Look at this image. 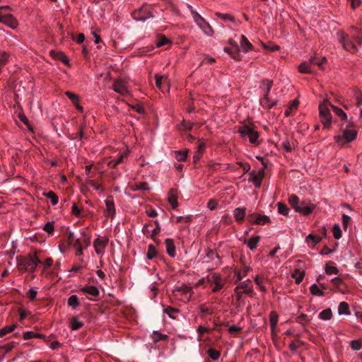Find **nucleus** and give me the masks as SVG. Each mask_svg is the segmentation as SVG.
Segmentation results:
<instances>
[{
    "label": "nucleus",
    "mask_w": 362,
    "mask_h": 362,
    "mask_svg": "<svg viewBox=\"0 0 362 362\" xmlns=\"http://www.w3.org/2000/svg\"><path fill=\"white\" fill-rule=\"evenodd\" d=\"M113 90L122 95H129L130 94V90L127 82L122 79L115 81L113 84Z\"/></svg>",
    "instance_id": "nucleus-7"
},
{
    "label": "nucleus",
    "mask_w": 362,
    "mask_h": 362,
    "mask_svg": "<svg viewBox=\"0 0 362 362\" xmlns=\"http://www.w3.org/2000/svg\"><path fill=\"white\" fill-rule=\"evenodd\" d=\"M218 205V202L215 199H210L207 203V207L211 210H214Z\"/></svg>",
    "instance_id": "nucleus-55"
},
{
    "label": "nucleus",
    "mask_w": 362,
    "mask_h": 362,
    "mask_svg": "<svg viewBox=\"0 0 362 362\" xmlns=\"http://www.w3.org/2000/svg\"><path fill=\"white\" fill-rule=\"evenodd\" d=\"M108 239L105 237H98L93 242L95 252L98 255L103 256L107 246Z\"/></svg>",
    "instance_id": "nucleus-8"
},
{
    "label": "nucleus",
    "mask_w": 362,
    "mask_h": 362,
    "mask_svg": "<svg viewBox=\"0 0 362 362\" xmlns=\"http://www.w3.org/2000/svg\"><path fill=\"white\" fill-rule=\"evenodd\" d=\"M151 337L155 342L160 341L167 339L168 336L158 333L157 331H153Z\"/></svg>",
    "instance_id": "nucleus-38"
},
{
    "label": "nucleus",
    "mask_w": 362,
    "mask_h": 362,
    "mask_svg": "<svg viewBox=\"0 0 362 362\" xmlns=\"http://www.w3.org/2000/svg\"><path fill=\"white\" fill-rule=\"evenodd\" d=\"M254 280H255V284L258 286L259 289L262 292H265L266 288L263 285V283L261 281L260 277L259 276H256Z\"/></svg>",
    "instance_id": "nucleus-51"
},
{
    "label": "nucleus",
    "mask_w": 362,
    "mask_h": 362,
    "mask_svg": "<svg viewBox=\"0 0 362 362\" xmlns=\"http://www.w3.org/2000/svg\"><path fill=\"white\" fill-rule=\"evenodd\" d=\"M332 232L335 239L339 240L341 238L342 233L339 224L336 223L334 225Z\"/></svg>",
    "instance_id": "nucleus-42"
},
{
    "label": "nucleus",
    "mask_w": 362,
    "mask_h": 362,
    "mask_svg": "<svg viewBox=\"0 0 362 362\" xmlns=\"http://www.w3.org/2000/svg\"><path fill=\"white\" fill-rule=\"evenodd\" d=\"M341 135L334 136L336 144L340 147L344 146L346 143L354 141L358 135V132L351 121H348L344 128L341 126Z\"/></svg>",
    "instance_id": "nucleus-1"
},
{
    "label": "nucleus",
    "mask_w": 362,
    "mask_h": 362,
    "mask_svg": "<svg viewBox=\"0 0 362 362\" xmlns=\"http://www.w3.org/2000/svg\"><path fill=\"white\" fill-rule=\"evenodd\" d=\"M332 317V313L330 308L325 309L319 314V318L323 320H330Z\"/></svg>",
    "instance_id": "nucleus-33"
},
{
    "label": "nucleus",
    "mask_w": 362,
    "mask_h": 362,
    "mask_svg": "<svg viewBox=\"0 0 362 362\" xmlns=\"http://www.w3.org/2000/svg\"><path fill=\"white\" fill-rule=\"evenodd\" d=\"M272 85V81L269 79H266V80L263 81L261 83L260 88H261L262 93H264L265 100L268 99V95L271 90Z\"/></svg>",
    "instance_id": "nucleus-14"
},
{
    "label": "nucleus",
    "mask_w": 362,
    "mask_h": 362,
    "mask_svg": "<svg viewBox=\"0 0 362 362\" xmlns=\"http://www.w3.org/2000/svg\"><path fill=\"white\" fill-rule=\"evenodd\" d=\"M206 282L212 288L213 292L220 291L223 286V280L221 276L216 273H212L207 276Z\"/></svg>",
    "instance_id": "nucleus-5"
},
{
    "label": "nucleus",
    "mask_w": 362,
    "mask_h": 362,
    "mask_svg": "<svg viewBox=\"0 0 362 362\" xmlns=\"http://www.w3.org/2000/svg\"><path fill=\"white\" fill-rule=\"evenodd\" d=\"M164 313L167 314L170 318L175 319V317L174 316V314L177 313V310L171 308V307H167L163 310Z\"/></svg>",
    "instance_id": "nucleus-50"
},
{
    "label": "nucleus",
    "mask_w": 362,
    "mask_h": 362,
    "mask_svg": "<svg viewBox=\"0 0 362 362\" xmlns=\"http://www.w3.org/2000/svg\"><path fill=\"white\" fill-rule=\"evenodd\" d=\"M76 246L77 247V252H78V255L80 256L83 254V246L82 245V243H81L80 240H77L76 242Z\"/></svg>",
    "instance_id": "nucleus-57"
},
{
    "label": "nucleus",
    "mask_w": 362,
    "mask_h": 362,
    "mask_svg": "<svg viewBox=\"0 0 362 362\" xmlns=\"http://www.w3.org/2000/svg\"><path fill=\"white\" fill-rule=\"evenodd\" d=\"M331 104L328 100H325L319 105V114L321 117V122L322 123L324 129H329L331 127V123L332 121V116L330 112Z\"/></svg>",
    "instance_id": "nucleus-2"
},
{
    "label": "nucleus",
    "mask_w": 362,
    "mask_h": 362,
    "mask_svg": "<svg viewBox=\"0 0 362 362\" xmlns=\"http://www.w3.org/2000/svg\"><path fill=\"white\" fill-rule=\"evenodd\" d=\"M168 202L174 209L177 208V198L173 194L168 197Z\"/></svg>",
    "instance_id": "nucleus-53"
},
{
    "label": "nucleus",
    "mask_w": 362,
    "mask_h": 362,
    "mask_svg": "<svg viewBox=\"0 0 362 362\" xmlns=\"http://www.w3.org/2000/svg\"><path fill=\"white\" fill-rule=\"evenodd\" d=\"M81 291L83 292L85 294L95 297L99 295V290L95 286H83L81 288Z\"/></svg>",
    "instance_id": "nucleus-17"
},
{
    "label": "nucleus",
    "mask_w": 362,
    "mask_h": 362,
    "mask_svg": "<svg viewBox=\"0 0 362 362\" xmlns=\"http://www.w3.org/2000/svg\"><path fill=\"white\" fill-rule=\"evenodd\" d=\"M192 124L190 122H186L185 121L180 125V129L181 130H189L192 128Z\"/></svg>",
    "instance_id": "nucleus-56"
},
{
    "label": "nucleus",
    "mask_w": 362,
    "mask_h": 362,
    "mask_svg": "<svg viewBox=\"0 0 362 362\" xmlns=\"http://www.w3.org/2000/svg\"><path fill=\"white\" fill-rule=\"evenodd\" d=\"M351 347L354 351L360 350L362 347V343L358 340H353L351 342Z\"/></svg>",
    "instance_id": "nucleus-52"
},
{
    "label": "nucleus",
    "mask_w": 362,
    "mask_h": 362,
    "mask_svg": "<svg viewBox=\"0 0 362 362\" xmlns=\"http://www.w3.org/2000/svg\"><path fill=\"white\" fill-rule=\"evenodd\" d=\"M43 195L51 200L52 204L53 206L57 204L58 198L53 192L49 191L47 192H44Z\"/></svg>",
    "instance_id": "nucleus-35"
},
{
    "label": "nucleus",
    "mask_w": 362,
    "mask_h": 362,
    "mask_svg": "<svg viewBox=\"0 0 362 362\" xmlns=\"http://www.w3.org/2000/svg\"><path fill=\"white\" fill-rule=\"evenodd\" d=\"M168 42V38H166L165 37H163L157 42L156 46L158 47H160L164 45H166Z\"/></svg>",
    "instance_id": "nucleus-62"
},
{
    "label": "nucleus",
    "mask_w": 362,
    "mask_h": 362,
    "mask_svg": "<svg viewBox=\"0 0 362 362\" xmlns=\"http://www.w3.org/2000/svg\"><path fill=\"white\" fill-rule=\"evenodd\" d=\"M0 23H2L8 27L15 29L18 26L16 20L10 14H5L0 11Z\"/></svg>",
    "instance_id": "nucleus-11"
},
{
    "label": "nucleus",
    "mask_w": 362,
    "mask_h": 362,
    "mask_svg": "<svg viewBox=\"0 0 362 362\" xmlns=\"http://www.w3.org/2000/svg\"><path fill=\"white\" fill-rule=\"evenodd\" d=\"M83 325V323L81 322L78 317H74L71 321V328L72 330H77Z\"/></svg>",
    "instance_id": "nucleus-39"
},
{
    "label": "nucleus",
    "mask_w": 362,
    "mask_h": 362,
    "mask_svg": "<svg viewBox=\"0 0 362 362\" xmlns=\"http://www.w3.org/2000/svg\"><path fill=\"white\" fill-rule=\"evenodd\" d=\"M32 338L45 339V336L44 334H42L35 333L33 331H28V332L24 333V334H23V339H24L27 340V339H32Z\"/></svg>",
    "instance_id": "nucleus-31"
},
{
    "label": "nucleus",
    "mask_w": 362,
    "mask_h": 362,
    "mask_svg": "<svg viewBox=\"0 0 362 362\" xmlns=\"http://www.w3.org/2000/svg\"><path fill=\"white\" fill-rule=\"evenodd\" d=\"M338 314L339 315H349V305L345 302H341L339 303L338 307Z\"/></svg>",
    "instance_id": "nucleus-23"
},
{
    "label": "nucleus",
    "mask_w": 362,
    "mask_h": 362,
    "mask_svg": "<svg viewBox=\"0 0 362 362\" xmlns=\"http://www.w3.org/2000/svg\"><path fill=\"white\" fill-rule=\"evenodd\" d=\"M187 7L190 10L195 23L206 35H211L213 33V30L210 25L195 10L193 9L192 6L188 4Z\"/></svg>",
    "instance_id": "nucleus-3"
},
{
    "label": "nucleus",
    "mask_w": 362,
    "mask_h": 362,
    "mask_svg": "<svg viewBox=\"0 0 362 362\" xmlns=\"http://www.w3.org/2000/svg\"><path fill=\"white\" fill-rule=\"evenodd\" d=\"M298 70L300 73L303 74H311L313 72L308 62H302L298 66Z\"/></svg>",
    "instance_id": "nucleus-24"
},
{
    "label": "nucleus",
    "mask_w": 362,
    "mask_h": 362,
    "mask_svg": "<svg viewBox=\"0 0 362 362\" xmlns=\"http://www.w3.org/2000/svg\"><path fill=\"white\" fill-rule=\"evenodd\" d=\"M208 354L213 360H218L220 357V352L212 349L208 350Z\"/></svg>",
    "instance_id": "nucleus-47"
},
{
    "label": "nucleus",
    "mask_w": 362,
    "mask_h": 362,
    "mask_svg": "<svg viewBox=\"0 0 362 362\" xmlns=\"http://www.w3.org/2000/svg\"><path fill=\"white\" fill-rule=\"evenodd\" d=\"M325 272L328 275H332V274H337L339 272V270L334 266L326 265Z\"/></svg>",
    "instance_id": "nucleus-46"
},
{
    "label": "nucleus",
    "mask_w": 362,
    "mask_h": 362,
    "mask_svg": "<svg viewBox=\"0 0 362 362\" xmlns=\"http://www.w3.org/2000/svg\"><path fill=\"white\" fill-rule=\"evenodd\" d=\"M165 243L167 253L170 257H174L176 255L174 241L170 238H167L165 241Z\"/></svg>",
    "instance_id": "nucleus-16"
},
{
    "label": "nucleus",
    "mask_w": 362,
    "mask_h": 362,
    "mask_svg": "<svg viewBox=\"0 0 362 362\" xmlns=\"http://www.w3.org/2000/svg\"><path fill=\"white\" fill-rule=\"evenodd\" d=\"M264 168L259 170L257 175H255L251 177V181L255 184L256 187H259L262 177L264 175Z\"/></svg>",
    "instance_id": "nucleus-25"
},
{
    "label": "nucleus",
    "mask_w": 362,
    "mask_h": 362,
    "mask_svg": "<svg viewBox=\"0 0 362 362\" xmlns=\"http://www.w3.org/2000/svg\"><path fill=\"white\" fill-rule=\"evenodd\" d=\"M50 54L54 57H55L57 59L60 60L64 64H66V65L69 64V59L63 53H61V52L60 53H56L54 51L52 50V51H50Z\"/></svg>",
    "instance_id": "nucleus-32"
},
{
    "label": "nucleus",
    "mask_w": 362,
    "mask_h": 362,
    "mask_svg": "<svg viewBox=\"0 0 362 362\" xmlns=\"http://www.w3.org/2000/svg\"><path fill=\"white\" fill-rule=\"evenodd\" d=\"M278 212L284 216H288L289 213V209L281 202L277 204Z\"/></svg>",
    "instance_id": "nucleus-37"
},
{
    "label": "nucleus",
    "mask_w": 362,
    "mask_h": 362,
    "mask_svg": "<svg viewBox=\"0 0 362 362\" xmlns=\"http://www.w3.org/2000/svg\"><path fill=\"white\" fill-rule=\"evenodd\" d=\"M331 108L336 115H337L342 121L346 122L348 119L346 113L341 108L335 105H331Z\"/></svg>",
    "instance_id": "nucleus-21"
},
{
    "label": "nucleus",
    "mask_w": 362,
    "mask_h": 362,
    "mask_svg": "<svg viewBox=\"0 0 362 362\" xmlns=\"http://www.w3.org/2000/svg\"><path fill=\"white\" fill-rule=\"evenodd\" d=\"M351 3V6L353 8H356L361 4V0H348Z\"/></svg>",
    "instance_id": "nucleus-63"
},
{
    "label": "nucleus",
    "mask_w": 362,
    "mask_h": 362,
    "mask_svg": "<svg viewBox=\"0 0 362 362\" xmlns=\"http://www.w3.org/2000/svg\"><path fill=\"white\" fill-rule=\"evenodd\" d=\"M288 202L295 210L296 208L299 205L300 201L296 195L292 194L289 197Z\"/></svg>",
    "instance_id": "nucleus-41"
},
{
    "label": "nucleus",
    "mask_w": 362,
    "mask_h": 362,
    "mask_svg": "<svg viewBox=\"0 0 362 362\" xmlns=\"http://www.w3.org/2000/svg\"><path fill=\"white\" fill-rule=\"evenodd\" d=\"M9 59V55L5 52H3L0 54V72L1 71V69L4 64H6Z\"/></svg>",
    "instance_id": "nucleus-43"
},
{
    "label": "nucleus",
    "mask_w": 362,
    "mask_h": 362,
    "mask_svg": "<svg viewBox=\"0 0 362 362\" xmlns=\"http://www.w3.org/2000/svg\"><path fill=\"white\" fill-rule=\"evenodd\" d=\"M16 325L13 324L10 326H6L0 329V337L5 336L6 334L11 332L16 328Z\"/></svg>",
    "instance_id": "nucleus-40"
},
{
    "label": "nucleus",
    "mask_w": 362,
    "mask_h": 362,
    "mask_svg": "<svg viewBox=\"0 0 362 362\" xmlns=\"http://www.w3.org/2000/svg\"><path fill=\"white\" fill-rule=\"evenodd\" d=\"M130 189L133 191L136 190H148L149 189L148 185L146 182H143L136 186H129Z\"/></svg>",
    "instance_id": "nucleus-45"
},
{
    "label": "nucleus",
    "mask_w": 362,
    "mask_h": 362,
    "mask_svg": "<svg viewBox=\"0 0 362 362\" xmlns=\"http://www.w3.org/2000/svg\"><path fill=\"white\" fill-rule=\"evenodd\" d=\"M269 217L266 215L255 214L252 216V221L256 224L264 225L269 223Z\"/></svg>",
    "instance_id": "nucleus-15"
},
{
    "label": "nucleus",
    "mask_w": 362,
    "mask_h": 362,
    "mask_svg": "<svg viewBox=\"0 0 362 362\" xmlns=\"http://www.w3.org/2000/svg\"><path fill=\"white\" fill-rule=\"evenodd\" d=\"M156 86L162 92H169L170 86L168 77L166 76H161L156 74L155 76Z\"/></svg>",
    "instance_id": "nucleus-9"
},
{
    "label": "nucleus",
    "mask_w": 362,
    "mask_h": 362,
    "mask_svg": "<svg viewBox=\"0 0 362 362\" xmlns=\"http://www.w3.org/2000/svg\"><path fill=\"white\" fill-rule=\"evenodd\" d=\"M278 318H279L278 315L276 313H274V312L271 313L270 316H269V322H270L271 330L272 332L275 330L276 326L278 322Z\"/></svg>",
    "instance_id": "nucleus-30"
},
{
    "label": "nucleus",
    "mask_w": 362,
    "mask_h": 362,
    "mask_svg": "<svg viewBox=\"0 0 362 362\" xmlns=\"http://www.w3.org/2000/svg\"><path fill=\"white\" fill-rule=\"evenodd\" d=\"M65 94L70 99V100L72 102L74 105L79 102V96L77 94H75L70 91H66Z\"/></svg>",
    "instance_id": "nucleus-44"
},
{
    "label": "nucleus",
    "mask_w": 362,
    "mask_h": 362,
    "mask_svg": "<svg viewBox=\"0 0 362 362\" xmlns=\"http://www.w3.org/2000/svg\"><path fill=\"white\" fill-rule=\"evenodd\" d=\"M219 257L215 253L214 251L210 250L208 252L206 256V262H209V260L214 262L216 264L219 263Z\"/></svg>",
    "instance_id": "nucleus-29"
},
{
    "label": "nucleus",
    "mask_w": 362,
    "mask_h": 362,
    "mask_svg": "<svg viewBox=\"0 0 362 362\" xmlns=\"http://www.w3.org/2000/svg\"><path fill=\"white\" fill-rule=\"evenodd\" d=\"M78 240H80L83 248H86L90 245V236L86 234L84 231L81 232V237Z\"/></svg>",
    "instance_id": "nucleus-27"
},
{
    "label": "nucleus",
    "mask_w": 362,
    "mask_h": 362,
    "mask_svg": "<svg viewBox=\"0 0 362 362\" xmlns=\"http://www.w3.org/2000/svg\"><path fill=\"white\" fill-rule=\"evenodd\" d=\"M310 291L313 295L317 296H324L325 293L320 289L319 286L313 284L310 287Z\"/></svg>",
    "instance_id": "nucleus-34"
},
{
    "label": "nucleus",
    "mask_w": 362,
    "mask_h": 362,
    "mask_svg": "<svg viewBox=\"0 0 362 362\" xmlns=\"http://www.w3.org/2000/svg\"><path fill=\"white\" fill-rule=\"evenodd\" d=\"M350 220H351V217L349 216L346 215V214L342 215V223H343L344 228L347 227L348 223H349Z\"/></svg>",
    "instance_id": "nucleus-59"
},
{
    "label": "nucleus",
    "mask_w": 362,
    "mask_h": 362,
    "mask_svg": "<svg viewBox=\"0 0 362 362\" xmlns=\"http://www.w3.org/2000/svg\"><path fill=\"white\" fill-rule=\"evenodd\" d=\"M242 328L236 325H231L228 327V330L231 333H237L241 331Z\"/></svg>",
    "instance_id": "nucleus-60"
},
{
    "label": "nucleus",
    "mask_w": 362,
    "mask_h": 362,
    "mask_svg": "<svg viewBox=\"0 0 362 362\" xmlns=\"http://www.w3.org/2000/svg\"><path fill=\"white\" fill-rule=\"evenodd\" d=\"M187 156V151H176L175 158L179 161H184L186 160Z\"/></svg>",
    "instance_id": "nucleus-48"
},
{
    "label": "nucleus",
    "mask_w": 362,
    "mask_h": 362,
    "mask_svg": "<svg viewBox=\"0 0 362 362\" xmlns=\"http://www.w3.org/2000/svg\"><path fill=\"white\" fill-rule=\"evenodd\" d=\"M105 210L104 211L105 216L106 217L113 218V217L115 216V207L113 201L110 199H107L105 201Z\"/></svg>",
    "instance_id": "nucleus-12"
},
{
    "label": "nucleus",
    "mask_w": 362,
    "mask_h": 362,
    "mask_svg": "<svg viewBox=\"0 0 362 362\" xmlns=\"http://www.w3.org/2000/svg\"><path fill=\"white\" fill-rule=\"evenodd\" d=\"M321 240V237L317 235H313V234H309L305 238V241L307 242V243L312 247L315 246Z\"/></svg>",
    "instance_id": "nucleus-22"
},
{
    "label": "nucleus",
    "mask_w": 362,
    "mask_h": 362,
    "mask_svg": "<svg viewBox=\"0 0 362 362\" xmlns=\"http://www.w3.org/2000/svg\"><path fill=\"white\" fill-rule=\"evenodd\" d=\"M44 230H45L48 234H51L54 230V225L52 222H47L43 227Z\"/></svg>",
    "instance_id": "nucleus-54"
},
{
    "label": "nucleus",
    "mask_w": 362,
    "mask_h": 362,
    "mask_svg": "<svg viewBox=\"0 0 362 362\" xmlns=\"http://www.w3.org/2000/svg\"><path fill=\"white\" fill-rule=\"evenodd\" d=\"M260 240V236L256 235L250 238L247 241L245 240V244H247L250 250H255Z\"/></svg>",
    "instance_id": "nucleus-18"
},
{
    "label": "nucleus",
    "mask_w": 362,
    "mask_h": 362,
    "mask_svg": "<svg viewBox=\"0 0 362 362\" xmlns=\"http://www.w3.org/2000/svg\"><path fill=\"white\" fill-rule=\"evenodd\" d=\"M238 133L240 134L242 139L248 138L249 141L252 144H257L259 134L252 127L246 124L243 125L239 128Z\"/></svg>",
    "instance_id": "nucleus-4"
},
{
    "label": "nucleus",
    "mask_w": 362,
    "mask_h": 362,
    "mask_svg": "<svg viewBox=\"0 0 362 362\" xmlns=\"http://www.w3.org/2000/svg\"><path fill=\"white\" fill-rule=\"evenodd\" d=\"M178 291H182L185 294H189V296H191L192 294V288L190 287L187 286H183L182 288H178Z\"/></svg>",
    "instance_id": "nucleus-61"
},
{
    "label": "nucleus",
    "mask_w": 362,
    "mask_h": 362,
    "mask_svg": "<svg viewBox=\"0 0 362 362\" xmlns=\"http://www.w3.org/2000/svg\"><path fill=\"white\" fill-rule=\"evenodd\" d=\"M157 255V250L153 245H149L148 247V252L146 257L148 259H152Z\"/></svg>",
    "instance_id": "nucleus-36"
},
{
    "label": "nucleus",
    "mask_w": 362,
    "mask_h": 362,
    "mask_svg": "<svg viewBox=\"0 0 362 362\" xmlns=\"http://www.w3.org/2000/svg\"><path fill=\"white\" fill-rule=\"evenodd\" d=\"M313 206L308 205L304 202H300L295 211L303 215H309L313 212Z\"/></svg>",
    "instance_id": "nucleus-13"
},
{
    "label": "nucleus",
    "mask_w": 362,
    "mask_h": 362,
    "mask_svg": "<svg viewBox=\"0 0 362 362\" xmlns=\"http://www.w3.org/2000/svg\"><path fill=\"white\" fill-rule=\"evenodd\" d=\"M245 211L246 210L245 208H240V207L236 208L233 211V216L237 221L240 222L245 218V214H246Z\"/></svg>",
    "instance_id": "nucleus-19"
},
{
    "label": "nucleus",
    "mask_w": 362,
    "mask_h": 362,
    "mask_svg": "<svg viewBox=\"0 0 362 362\" xmlns=\"http://www.w3.org/2000/svg\"><path fill=\"white\" fill-rule=\"evenodd\" d=\"M67 303L69 306L72 308V309H76L80 305L78 298L76 295H71L68 298Z\"/></svg>",
    "instance_id": "nucleus-26"
},
{
    "label": "nucleus",
    "mask_w": 362,
    "mask_h": 362,
    "mask_svg": "<svg viewBox=\"0 0 362 362\" xmlns=\"http://www.w3.org/2000/svg\"><path fill=\"white\" fill-rule=\"evenodd\" d=\"M298 105V100L297 99H295L294 100L292 101V103L290 105V107H289L290 110H296L297 108Z\"/></svg>",
    "instance_id": "nucleus-64"
},
{
    "label": "nucleus",
    "mask_w": 362,
    "mask_h": 362,
    "mask_svg": "<svg viewBox=\"0 0 362 362\" xmlns=\"http://www.w3.org/2000/svg\"><path fill=\"white\" fill-rule=\"evenodd\" d=\"M240 47H242L243 50L245 52L251 50L253 47L252 44L248 41L247 37L244 35L240 36Z\"/></svg>",
    "instance_id": "nucleus-20"
},
{
    "label": "nucleus",
    "mask_w": 362,
    "mask_h": 362,
    "mask_svg": "<svg viewBox=\"0 0 362 362\" xmlns=\"http://www.w3.org/2000/svg\"><path fill=\"white\" fill-rule=\"evenodd\" d=\"M242 288L243 292L245 293H250L252 292V288L251 286V281L250 279H247L243 283H241L240 286L238 288Z\"/></svg>",
    "instance_id": "nucleus-28"
},
{
    "label": "nucleus",
    "mask_w": 362,
    "mask_h": 362,
    "mask_svg": "<svg viewBox=\"0 0 362 362\" xmlns=\"http://www.w3.org/2000/svg\"><path fill=\"white\" fill-rule=\"evenodd\" d=\"M40 262L37 257H30L28 259H23L18 263V265L22 267L25 269L34 271L38 264Z\"/></svg>",
    "instance_id": "nucleus-10"
},
{
    "label": "nucleus",
    "mask_w": 362,
    "mask_h": 362,
    "mask_svg": "<svg viewBox=\"0 0 362 362\" xmlns=\"http://www.w3.org/2000/svg\"><path fill=\"white\" fill-rule=\"evenodd\" d=\"M310 321L308 317L305 314H301L298 316V322L300 323H307Z\"/></svg>",
    "instance_id": "nucleus-58"
},
{
    "label": "nucleus",
    "mask_w": 362,
    "mask_h": 362,
    "mask_svg": "<svg viewBox=\"0 0 362 362\" xmlns=\"http://www.w3.org/2000/svg\"><path fill=\"white\" fill-rule=\"evenodd\" d=\"M337 38L340 44L343 46L344 49L346 51L355 53L358 52L357 47L354 44V42L349 40L348 36L345 35L342 32L337 33Z\"/></svg>",
    "instance_id": "nucleus-6"
},
{
    "label": "nucleus",
    "mask_w": 362,
    "mask_h": 362,
    "mask_svg": "<svg viewBox=\"0 0 362 362\" xmlns=\"http://www.w3.org/2000/svg\"><path fill=\"white\" fill-rule=\"evenodd\" d=\"M37 294V288L35 287L31 288L28 292V297L30 300H33Z\"/></svg>",
    "instance_id": "nucleus-49"
}]
</instances>
